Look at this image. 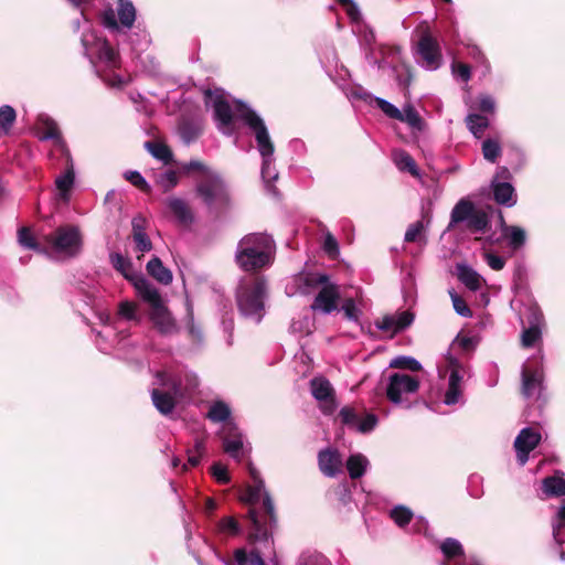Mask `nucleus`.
Here are the masks:
<instances>
[{
    "instance_id": "obj_1",
    "label": "nucleus",
    "mask_w": 565,
    "mask_h": 565,
    "mask_svg": "<svg viewBox=\"0 0 565 565\" xmlns=\"http://www.w3.org/2000/svg\"><path fill=\"white\" fill-rule=\"evenodd\" d=\"M264 480L254 486H248L241 495V501L248 505L245 519L248 520V541L255 543L267 541L271 529L277 523V514L274 502L265 491Z\"/></svg>"
},
{
    "instance_id": "obj_2",
    "label": "nucleus",
    "mask_w": 565,
    "mask_h": 565,
    "mask_svg": "<svg viewBox=\"0 0 565 565\" xmlns=\"http://www.w3.org/2000/svg\"><path fill=\"white\" fill-rule=\"evenodd\" d=\"M273 238L264 233H250L238 242L235 260L244 271H258L271 262Z\"/></svg>"
},
{
    "instance_id": "obj_3",
    "label": "nucleus",
    "mask_w": 565,
    "mask_h": 565,
    "mask_svg": "<svg viewBox=\"0 0 565 565\" xmlns=\"http://www.w3.org/2000/svg\"><path fill=\"white\" fill-rule=\"evenodd\" d=\"M195 196L214 217H220L230 209L228 190L217 174L205 173L195 184Z\"/></svg>"
},
{
    "instance_id": "obj_4",
    "label": "nucleus",
    "mask_w": 565,
    "mask_h": 565,
    "mask_svg": "<svg viewBox=\"0 0 565 565\" xmlns=\"http://www.w3.org/2000/svg\"><path fill=\"white\" fill-rule=\"evenodd\" d=\"M267 296L266 280L256 276L239 282L235 298L239 312L260 322L265 315V298Z\"/></svg>"
},
{
    "instance_id": "obj_5",
    "label": "nucleus",
    "mask_w": 565,
    "mask_h": 565,
    "mask_svg": "<svg viewBox=\"0 0 565 565\" xmlns=\"http://www.w3.org/2000/svg\"><path fill=\"white\" fill-rule=\"evenodd\" d=\"M465 223V228L472 234H484L491 230L489 214L468 199H460L452 207L448 230Z\"/></svg>"
},
{
    "instance_id": "obj_6",
    "label": "nucleus",
    "mask_w": 565,
    "mask_h": 565,
    "mask_svg": "<svg viewBox=\"0 0 565 565\" xmlns=\"http://www.w3.org/2000/svg\"><path fill=\"white\" fill-rule=\"evenodd\" d=\"M237 115L255 136L258 151L263 158L262 173L266 177L267 168L271 166V157L275 151V147L270 140L267 127L264 120L256 114V111L246 106L244 103H238Z\"/></svg>"
},
{
    "instance_id": "obj_7",
    "label": "nucleus",
    "mask_w": 565,
    "mask_h": 565,
    "mask_svg": "<svg viewBox=\"0 0 565 565\" xmlns=\"http://www.w3.org/2000/svg\"><path fill=\"white\" fill-rule=\"evenodd\" d=\"M205 104L212 103L214 111V120L216 121L217 129L225 136H233L236 132L235 120L241 119L233 113L230 103L225 99L221 92H213L207 88L204 90ZM239 102L236 103V106Z\"/></svg>"
},
{
    "instance_id": "obj_8",
    "label": "nucleus",
    "mask_w": 565,
    "mask_h": 565,
    "mask_svg": "<svg viewBox=\"0 0 565 565\" xmlns=\"http://www.w3.org/2000/svg\"><path fill=\"white\" fill-rule=\"evenodd\" d=\"M45 242L51 244L57 252L65 253L68 256L79 254L83 245L82 234L77 226H58L53 233L46 235Z\"/></svg>"
},
{
    "instance_id": "obj_9",
    "label": "nucleus",
    "mask_w": 565,
    "mask_h": 565,
    "mask_svg": "<svg viewBox=\"0 0 565 565\" xmlns=\"http://www.w3.org/2000/svg\"><path fill=\"white\" fill-rule=\"evenodd\" d=\"M417 53L428 70H437L443 63V54L438 41L425 28L417 42Z\"/></svg>"
},
{
    "instance_id": "obj_10",
    "label": "nucleus",
    "mask_w": 565,
    "mask_h": 565,
    "mask_svg": "<svg viewBox=\"0 0 565 565\" xmlns=\"http://www.w3.org/2000/svg\"><path fill=\"white\" fill-rule=\"evenodd\" d=\"M310 392L320 403V409L324 415H331L338 407L335 391L328 379L316 376L310 380Z\"/></svg>"
},
{
    "instance_id": "obj_11",
    "label": "nucleus",
    "mask_w": 565,
    "mask_h": 565,
    "mask_svg": "<svg viewBox=\"0 0 565 565\" xmlns=\"http://www.w3.org/2000/svg\"><path fill=\"white\" fill-rule=\"evenodd\" d=\"M419 388V381L404 373H394L390 376L386 387V397L393 404L402 402V394L415 393Z\"/></svg>"
},
{
    "instance_id": "obj_12",
    "label": "nucleus",
    "mask_w": 565,
    "mask_h": 565,
    "mask_svg": "<svg viewBox=\"0 0 565 565\" xmlns=\"http://www.w3.org/2000/svg\"><path fill=\"white\" fill-rule=\"evenodd\" d=\"M521 394L524 398L540 399L543 391V372L537 365L525 364L521 372Z\"/></svg>"
},
{
    "instance_id": "obj_13",
    "label": "nucleus",
    "mask_w": 565,
    "mask_h": 565,
    "mask_svg": "<svg viewBox=\"0 0 565 565\" xmlns=\"http://www.w3.org/2000/svg\"><path fill=\"white\" fill-rule=\"evenodd\" d=\"M540 441L541 434L537 430L530 427L520 430L514 440L516 458L520 465L526 463L530 452L539 446Z\"/></svg>"
},
{
    "instance_id": "obj_14",
    "label": "nucleus",
    "mask_w": 565,
    "mask_h": 565,
    "mask_svg": "<svg viewBox=\"0 0 565 565\" xmlns=\"http://www.w3.org/2000/svg\"><path fill=\"white\" fill-rule=\"evenodd\" d=\"M340 300V289L335 284L324 285L319 292L316 295L311 309L313 311H321L324 315H329L338 309V302Z\"/></svg>"
},
{
    "instance_id": "obj_15",
    "label": "nucleus",
    "mask_w": 565,
    "mask_h": 565,
    "mask_svg": "<svg viewBox=\"0 0 565 565\" xmlns=\"http://www.w3.org/2000/svg\"><path fill=\"white\" fill-rule=\"evenodd\" d=\"M148 221L142 214H137L131 220V237L136 244V250L141 255L137 256L140 260L143 253L150 252L153 248L152 242L147 234Z\"/></svg>"
},
{
    "instance_id": "obj_16",
    "label": "nucleus",
    "mask_w": 565,
    "mask_h": 565,
    "mask_svg": "<svg viewBox=\"0 0 565 565\" xmlns=\"http://www.w3.org/2000/svg\"><path fill=\"white\" fill-rule=\"evenodd\" d=\"M164 204L169 213L175 221L185 227H190L194 223V213L188 201L178 196H169L166 199Z\"/></svg>"
},
{
    "instance_id": "obj_17",
    "label": "nucleus",
    "mask_w": 565,
    "mask_h": 565,
    "mask_svg": "<svg viewBox=\"0 0 565 565\" xmlns=\"http://www.w3.org/2000/svg\"><path fill=\"white\" fill-rule=\"evenodd\" d=\"M414 313L405 310L395 316H384L382 319H377L374 324L377 329L383 332H391V338L396 333L408 328L414 321Z\"/></svg>"
},
{
    "instance_id": "obj_18",
    "label": "nucleus",
    "mask_w": 565,
    "mask_h": 565,
    "mask_svg": "<svg viewBox=\"0 0 565 565\" xmlns=\"http://www.w3.org/2000/svg\"><path fill=\"white\" fill-rule=\"evenodd\" d=\"M149 318L160 334L168 335L177 332L175 320L164 302L151 308Z\"/></svg>"
},
{
    "instance_id": "obj_19",
    "label": "nucleus",
    "mask_w": 565,
    "mask_h": 565,
    "mask_svg": "<svg viewBox=\"0 0 565 565\" xmlns=\"http://www.w3.org/2000/svg\"><path fill=\"white\" fill-rule=\"evenodd\" d=\"M131 285L138 296L150 306V309L163 302L159 290L142 274L135 277Z\"/></svg>"
},
{
    "instance_id": "obj_20",
    "label": "nucleus",
    "mask_w": 565,
    "mask_h": 565,
    "mask_svg": "<svg viewBox=\"0 0 565 565\" xmlns=\"http://www.w3.org/2000/svg\"><path fill=\"white\" fill-rule=\"evenodd\" d=\"M318 465L320 471L327 477H335L341 469L342 460L338 450L323 449L318 454Z\"/></svg>"
},
{
    "instance_id": "obj_21",
    "label": "nucleus",
    "mask_w": 565,
    "mask_h": 565,
    "mask_svg": "<svg viewBox=\"0 0 565 565\" xmlns=\"http://www.w3.org/2000/svg\"><path fill=\"white\" fill-rule=\"evenodd\" d=\"M491 189L493 200L505 206H513L516 202L515 190L510 182L492 180Z\"/></svg>"
},
{
    "instance_id": "obj_22",
    "label": "nucleus",
    "mask_w": 565,
    "mask_h": 565,
    "mask_svg": "<svg viewBox=\"0 0 565 565\" xmlns=\"http://www.w3.org/2000/svg\"><path fill=\"white\" fill-rule=\"evenodd\" d=\"M450 365L452 366V370L449 375L448 388L444 398V402L447 405L456 404L459 401V396L461 394L460 383L462 376L459 373L458 363L455 359H450Z\"/></svg>"
},
{
    "instance_id": "obj_23",
    "label": "nucleus",
    "mask_w": 565,
    "mask_h": 565,
    "mask_svg": "<svg viewBox=\"0 0 565 565\" xmlns=\"http://www.w3.org/2000/svg\"><path fill=\"white\" fill-rule=\"evenodd\" d=\"M542 491L546 497L559 498L565 495L564 472L557 470L553 476L542 480Z\"/></svg>"
},
{
    "instance_id": "obj_24",
    "label": "nucleus",
    "mask_w": 565,
    "mask_h": 565,
    "mask_svg": "<svg viewBox=\"0 0 565 565\" xmlns=\"http://www.w3.org/2000/svg\"><path fill=\"white\" fill-rule=\"evenodd\" d=\"M440 551L448 562H454L456 565L465 564V550L458 540L452 537L445 539L440 544Z\"/></svg>"
},
{
    "instance_id": "obj_25",
    "label": "nucleus",
    "mask_w": 565,
    "mask_h": 565,
    "mask_svg": "<svg viewBox=\"0 0 565 565\" xmlns=\"http://www.w3.org/2000/svg\"><path fill=\"white\" fill-rule=\"evenodd\" d=\"M146 269L149 276L156 279L159 284L170 285L173 276L171 270L166 267L162 260L158 256H153L146 265Z\"/></svg>"
},
{
    "instance_id": "obj_26",
    "label": "nucleus",
    "mask_w": 565,
    "mask_h": 565,
    "mask_svg": "<svg viewBox=\"0 0 565 565\" xmlns=\"http://www.w3.org/2000/svg\"><path fill=\"white\" fill-rule=\"evenodd\" d=\"M94 44L96 46V53L100 61H104L110 67L118 66L119 54L110 45L107 39L94 38Z\"/></svg>"
},
{
    "instance_id": "obj_27",
    "label": "nucleus",
    "mask_w": 565,
    "mask_h": 565,
    "mask_svg": "<svg viewBox=\"0 0 565 565\" xmlns=\"http://www.w3.org/2000/svg\"><path fill=\"white\" fill-rule=\"evenodd\" d=\"M109 260L113 267L120 273L125 279H127L129 282L134 281L135 277L140 276L141 274L134 273V265L130 258L124 257L119 253H111L109 255Z\"/></svg>"
},
{
    "instance_id": "obj_28",
    "label": "nucleus",
    "mask_w": 565,
    "mask_h": 565,
    "mask_svg": "<svg viewBox=\"0 0 565 565\" xmlns=\"http://www.w3.org/2000/svg\"><path fill=\"white\" fill-rule=\"evenodd\" d=\"M178 131L184 143L190 145L202 135V126L191 119L184 118L179 122Z\"/></svg>"
},
{
    "instance_id": "obj_29",
    "label": "nucleus",
    "mask_w": 565,
    "mask_h": 565,
    "mask_svg": "<svg viewBox=\"0 0 565 565\" xmlns=\"http://www.w3.org/2000/svg\"><path fill=\"white\" fill-rule=\"evenodd\" d=\"M145 148L153 158L162 161L164 164H170L173 162V152L167 143L149 140L145 142Z\"/></svg>"
},
{
    "instance_id": "obj_30",
    "label": "nucleus",
    "mask_w": 565,
    "mask_h": 565,
    "mask_svg": "<svg viewBox=\"0 0 565 565\" xmlns=\"http://www.w3.org/2000/svg\"><path fill=\"white\" fill-rule=\"evenodd\" d=\"M151 399L154 407L162 415H169L175 407V399L167 392L153 388L151 392Z\"/></svg>"
},
{
    "instance_id": "obj_31",
    "label": "nucleus",
    "mask_w": 565,
    "mask_h": 565,
    "mask_svg": "<svg viewBox=\"0 0 565 565\" xmlns=\"http://www.w3.org/2000/svg\"><path fill=\"white\" fill-rule=\"evenodd\" d=\"M458 278L470 290L476 291L481 287V276L467 265H458Z\"/></svg>"
},
{
    "instance_id": "obj_32",
    "label": "nucleus",
    "mask_w": 565,
    "mask_h": 565,
    "mask_svg": "<svg viewBox=\"0 0 565 565\" xmlns=\"http://www.w3.org/2000/svg\"><path fill=\"white\" fill-rule=\"evenodd\" d=\"M117 14L119 23L130 29L136 20V9L129 0H118L117 2Z\"/></svg>"
},
{
    "instance_id": "obj_33",
    "label": "nucleus",
    "mask_w": 565,
    "mask_h": 565,
    "mask_svg": "<svg viewBox=\"0 0 565 565\" xmlns=\"http://www.w3.org/2000/svg\"><path fill=\"white\" fill-rule=\"evenodd\" d=\"M75 181V171L74 168H66L65 172L57 177L55 180L56 189L60 192L61 199L67 201L70 199V193L74 185Z\"/></svg>"
},
{
    "instance_id": "obj_34",
    "label": "nucleus",
    "mask_w": 565,
    "mask_h": 565,
    "mask_svg": "<svg viewBox=\"0 0 565 565\" xmlns=\"http://www.w3.org/2000/svg\"><path fill=\"white\" fill-rule=\"evenodd\" d=\"M18 242L26 249H31L36 253H46V247L36 241L30 227L23 226L18 231Z\"/></svg>"
},
{
    "instance_id": "obj_35",
    "label": "nucleus",
    "mask_w": 565,
    "mask_h": 565,
    "mask_svg": "<svg viewBox=\"0 0 565 565\" xmlns=\"http://www.w3.org/2000/svg\"><path fill=\"white\" fill-rule=\"evenodd\" d=\"M367 460L364 456L351 455L347 460V469L351 479L361 478L366 470Z\"/></svg>"
},
{
    "instance_id": "obj_36",
    "label": "nucleus",
    "mask_w": 565,
    "mask_h": 565,
    "mask_svg": "<svg viewBox=\"0 0 565 565\" xmlns=\"http://www.w3.org/2000/svg\"><path fill=\"white\" fill-rule=\"evenodd\" d=\"M230 417L231 408L223 401L214 402L206 414V418H209L213 423L226 422Z\"/></svg>"
},
{
    "instance_id": "obj_37",
    "label": "nucleus",
    "mask_w": 565,
    "mask_h": 565,
    "mask_svg": "<svg viewBox=\"0 0 565 565\" xmlns=\"http://www.w3.org/2000/svg\"><path fill=\"white\" fill-rule=\"evenodd\" d=\"M394 161L399 170L407 171L412 175L417 177L418 170L414 158L405 150L394 152Z\"/></svg>"
},
{
    "instance_id": "obj_38",
    "label": "nucleus",
    "mask_w": 565,
    "mask_h": 565,
    "mask_svg": "<svg viewBox=\"0 0 565 565\" xmlns=\"http://www.w3.org/2000/svg\"><path fill=\"white\" fill-rule=\"evenodd\" d=\"M468 129L476 138H481L484 130L489 126V120L486 116L479 114H469L466 118Z\"/></svg>"
},
{
    "instance_id": "obj_39",
    "label": "nucleus",
    "mask_w": 565,
    "mask_h": 565,
    "mask_svg": "<svg viewBox=\"0 0 565 565\" xmlns=\"http://www.w3.org/2000/svg\"><path fill=\"white\" fill-rule=\"evenodd\" d=\"M507 230L508 231L502 236L509 241V245L512 249H520L526 241L525 231L516 225L508 227Z\"/></svg>"
},
{
    "instance_id": "obj_40",
    "label": "nucleus",
    "mask_w": 565,
    "mask_h": 565,
    "mask_svg": "<svg viewBox=\"0 0 565 565\" xmlns=\"http://www.w3.org/2000/svg\"><path fill=\"white\" fill-rule=\"evenodd\" d=\"M391 369H399V370H408L412 372H419L422 370V364L412 356L399 355L394 358L390 362Z\"/></svg>"
},
{
    "instance_id": "obj_41",
    "label": "nucleus",
    "mask_w": 565,
    "mask_h": 565,
    "mask_svg": "<svg viewBox=\"0 0 565 565\" xmlns=\"http://www.w3.org/2000/svg\"><path fill=\"white\" fill-rule=\"evenodd\" d=\"M179 183V175L174 170H167L157 177V184L161 188L163 193H169Z\"/></svg>"
},
{
    "instance_id": "obj_42",
    "label": "nucleus",
    "mask_w": 565,
    "mask_h": 565,
    "mask_svg": "<svg viewBox=\"0 0 565 565\" xmlns=\"http://www.w3.org/2000/svg\"><path fill=\"white\" fill-rule=\"evenodd\" d=\"M397 120L408 124L412 128H416L420 130L423 128V119L417 113V110L408 105L404 108L403 111H401V118H397Z\"/></svg>"
},
{
    "instance_id": "obj_43",
    "label": "nucleus",
    "mask_w": 565,
    "mask_h": 565,
    "mask_svg": "<svg viewBox=\"0 0 565 565\" xmlns=\"http://www.w3.org/2000/svg\"><path fill=\"white\" fill-rule=\"evenodd\" d=\"M482 154L486 160L494 163L497 159L501 156L500 143L491 138L486 139L482 142Z\"/></svg>"
},
{
    "instance_id": "obj_44",
    "label": "nucleus",
    "mask_w": 565,
    "mask_h": 565,
    "mask_svg": "<svg viewBox=\"0 0 565 565\" xmlns=\"http://www.w3.org/2000/svg\"><path fill=\"white\" fill-rule=\"evenodd\" d=\"M217 530L221 533L235 536L241 533V525L234 516H224L217 522Z\"/></svg>"
},
{
    "instance_id": "obj_45",
    "label": "nucleus",
    "mask_w": 565,
    "mask_h": 565,
    "mask_svg": "<svg viewBox=\"0 0 565 565\" xmlns=\"http://www.w3.org/2000/svg\"><path fill=\"white\" fill-rule=\"evenodd\" d=\"M391 518L398 526L403 527L411 523L413 512L404 505H398L391 510Z\"/></svg>"
},
{
    "instance_id": "obj_46",
    "label": "nucleus",
    "mask_w": 565,
    "mask_h": 565,
    "mask_svg": "<svg viewBox=\"0 0 565 565\" xmlns=\"http://www.w3.org/2000/svg\"><path fill=\"white\" fill-rule=\"evenodd\" d=\"M41 139H51L56 145V143H62V140L64 138L58 128V125L54 120L47 119L44 121V129H43V135H42Z\"/></svg>"
},
{
    "instance_id": "obj_47",
    "label": "nucleus",
    "mask_w": 565,
    "mask_h": 565,
    "mask_svg": "<svg viewBox=\"0 0 565 565\" xmlns=\"http://www.w3.org/2000/svg\"><path fill=\"white\" fill-rule=\"evenodd\" d=\"M540 339L541 329L537 324L524 329L521 334V343L524 348H532Z\"/></svg>"
},
{
    "instance_id": "obj_48",
    "label": "nucleus",
    "mask_w": 565,
    "mask_h": 565,
    "mask_svg": "<svg viewBox=\"0 0 565 565\" xmlns=\"http://www.w3.org/2000/svg\"><path fill=\"white\" fill-rule=\"evenodd\" d=\"M124 177L128 182H130L141 192L146 194L151 193V186L138 171H127L125 172Z\"/></svg>"
},
{
    "instance_id": "obj_49",
    "label": "nucleus",
    "mask_w": 565,
    "mask_h": 565,
    "mask_svg": "<svg viewBox=\"0 0 565 565\" xmlns=\"http://www.w3.org/2000/svg\"><path fill=\"white\" fill-rule=\"evenodd\" d=\"M17 119V113L13 107L3 105L0 107V126L7 132L11 129Z\"/></svg>"
},
{
    "instance_id": "obj_50",
    "label": "nucleus",
    "mask_w": 565,
    "mask_h": 565,
    "mask_svg": "<svg viewBox=\"0 0 565 565\" xmlns=\"http://www.w3.org/2000/svg\"><path fill=\"white\" fill-rule=\"evenodd\" d=\"M339 417L343 425H347L350 428H358L360 417L354 411V408L344 406L343 408H341Z\"/></svg>"
},
{
    "instance_id": "obj_51",
    "label": "nucleus",
    "mask_w": 565,
    "mask_h": 565,
    "mask_svg": "<svg viewBox=\"0 0 565 565\" xmlns=\"http://www.w3.org/2000/svg\"><path fill=\"white\" fill-rule=\"evenodd\" d=\"M450 297L452 300L454 309L458 315L466 318L472 316L471 309L469 308V306L467 305L466 300L462 297H460L456 292H450Z\"/></svg>"
},
{
    "instance_id": "obj_52",
    "label": "nucleus",
    "mask_w": 565,
    "mask_h": 565,
    "mask_svg": "<svg viewBox=\"0 0 565 565\" xmlns=\"http://www.w3.org/2000/svg\"><path fill=\"white\" fill-rule=\"evenodd\" d=\"M345 319L350 321H358L361 315V310L356 308L355 301L352 298H347L341 307Z\"/></svg>"
},
{
    "instance_id": "obj_53",
    "label": "nucleus",
    "mask_w": 565,
    "mask_h": 565,
    "mask_svg": "<svg viewBox=\"0 0 565 565\" xmlns=\"http://www.w3.org/2000/svg\"><path fill=\"white\" fill-rule=\"evenodd\" d=\"M223 448L230 456L237 458L243 448V441L241 437H235L233 439L225 438L223 441Z\"/></svg>"
},
{
    "instance_id": "obj_54",
    "label": "nucleus",
    "mask_w": 565,
    "mask_h": 565,
    "mask_svg": "<svg viewBox=\"0 0 565 565\" xmlns=\"http://www.w3.org/2000/svg\"><path fill=\"white\" fill-rule=\"evenodd\" d=\"M211 472L216 481L221 484H227L231 481L226 467L220 462H214L212 465Z\"/></svg>"
},
{
    "instance_id": "obj_55",
    "label": "nucleus",
    "mask_w": 565,
    "mask_h": 565,
    "mask_svg": "<svg viewBox=\"0 0 565 565\" xmlns=\"http://www.w3.org/2000/svg\"><path fill=\"white\" fill-rule=\"evenodd\" d=\"M203 452H204V441L202 439H195L194 452L192 450H190L188 454V463L191 467H196L200 463Z\"/></svg>"
},
{
    "instance_id": "obj_56",
    "label": "nucleus",
    "mask_w": 565,
    "mask_h": 565,
    "mask_svg": "<svg viewBox=\"0 0 565 565\" xmlns=\"http://www.w3.org/2000/svg\"><path fill=\"white\" fill-rule=\"evenodd\" d=\"M329 279H330L329 276L326 274H308L303 278V284L307 287H311V288H315L318 286L323 287L324 285L330 284Z\"/></svg>"
},
{
    "instance_id": "obj_57",
    "label": "nucleus",
    "mask_w": 565,
    "mask_h": 565,
    "mask_svg": "<svg viewBox=\"0 0 565 565\" xmlns=\"http://www.w3.org/2000/svg\"><path fill=\"white\" fill-rule=\"evenodd\" d=\"M379 108L390 118H401V110L385 99L376 98Z\"/></svg>"
},
{
    "instance_id": "obj_58",
    "label": "nucleus",
    "mask_w": 565,
    "mask_h": 565,
    "mask_svg": "<svg viewBox=\"0 0 565 565\" xmlns=\"http://www.w3.org/2000/svg\"><path fill=\"white\" fill-rule=\"evenodd\" d=\"M424 230V224L422 221H417L413 224H411L405 233V242L407 243H414L416 242L419 236L422 235V232Z\"/></svg>"
},
{
    "instance_id": "obj_59",
    "label": "nucleus",
    "mask_w": 565,
    "mask_h": 565,
    "mask_svg": "<svg viewBox=\"0 0 565 565\" xmlns=\"http://www.w3.org/2000/svg\"><path fill=\"white\" fill-rule=\"evenodd\" d=\"M377 425V417L374 414H367L362 420L359 422L356 430L361 434L372 431Z\"/></svg>"
},
{
    "instance_id": "obj_60",
    "label": "nucleus",
    "mask_w": 565,
    "mask_h": 565,
    "mask_svg": "<svg viewBox=\"0 0 565 565\" xmlns=\"http://www.w3.org/2000/svg\"><path fill=\"white\" fill-rule=\"evenodd\" d=\"M102 22L109 30L119 29V21L116 19V14L113 8H107L103 11Z\"/></svg>"
},
{
    "instance_id": "obj_61",
    "label": "nucleus",
    "mask_w": 565,
    "mask_h": 565,
    "mask_svg": "<svg viewBox=\"0 0 565 565\" xmlns=\"http://www.w3.org/2000/svg\"><path fill=\"white\" fill-rule=\"evenodd\" d=\"M323 249L332 258L339 254L338 242L331 233H327L324 237Z\"/></svg>"
},
{
    "instance_id": "obj_62",
    "label": "nucleus",
    "mask_w": 565,
    "mask_h": 565,
    "mask_svg": "<svg viewBox=\"0 0 565 565\" xmlns=\"http://www.w3.org/2000/svg\"><path fill=\"white\" fill-rule=\"evenodd\" d=\"M563 527H565V500L557 512V523L553 525V536L558 544H562V541L558 539V535L559 531Z\"/></svg>"
},
{
    "instance_id": "obj_63",
    "label": "nucleus",
    "mask_w": 565,
    "mask_h": 565,
    "mask_svg": "<svg viewBox=\"0 0 565 565\" xmlns=\"http://www.w3.org/2000/svg\"><path fill=\"white\" fill-rule=\"evenodd\" d=\"M484 257H486L487 264L493 270L503 269V267L505 265V259L503 257L495 255L493 253H489V252L484 254Z\"/></svg>"
},
{
    "instance_id": "obj_64",
    "label": "nucleus",
    "mask_w": 565,
    "mask_h": 565,
    "mask_svg": "<svg viewBox=\"0 0 565 565\" xmlns=\"http://www.w3.org/2000/svg\"><path fill=\"white\" fill-rule=\"evenodd\" d=\"M452 71L456 73L463 82H468L471 77V68L468 64L456 62L452 64Z\"/></svg>"
}]
</instances>
